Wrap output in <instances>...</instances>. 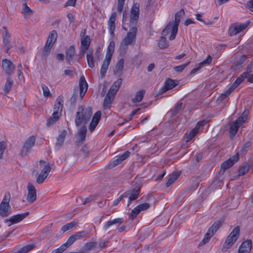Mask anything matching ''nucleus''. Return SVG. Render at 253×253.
<instances>
[{
    "label": "nucleus",
    "mask_w": 253,
    "mask_h": 253,
    "mask_svg": "<svg viewBox=\"0 0 253 253\" xmlns=\"http://www.w3.org/2000/svg\"><path fill=\"white\" fill-rule=\"evenodd\" d=\"M92 114L91 107H84L83 105L79 106L76 114V126H79L82 124H86L90 120Z\"/></svg>",
    "instance_id": "obj_1"
},
{
    "label": "nucleus",
    "mask_w": 253,
    "mask_h": 253,
    "mask_svg": "<svg viewBox=\"0 0 253 253\" xmlns=\"http://www.w3.org/2000/svg\"><path fill=\"white\" fill-rule=\"evenodd\" d=\"M249 113V110H245L240 117H239L236 120L231 123L229 132V136L232 139L236 134L239 127L247 120Z\"/></svg>",
    "instance_id": "obj_2"
},
{
    "label": "nucleus",
    "mask_w": 253,
    "mask_h": 253,
    "mask_svg": "<svg viewBox=\"0 0 253 253\" xmlns=\"http://www.w3.org/2000/svg\"><path fill=\"white\" fill-rule=\"evenodd\" d=\"M11 196L10 193H6L0 204V216L5 217L10 215L12 210L9 205Z\"/></svg>",
    "instance_id": "obj_3"
},
{
    "label": "nucleus",
    "mask_w": 253,
    "mask_h": 253,
    "mask_svg": "<svg viewBox=\"0 0 253 253\" xmlns=\"http://www.w3.org/2000/svg\"><path fill=\"white\" fill-rule=\"evenodd\" d=\"M239 233L240 227L237 226L234 228L229 235L227 237L222 249L223 252H226L228 249L232 247L238 238Z\"/></svg>",
    "instance_id": "obj_4"
},
{
    "label": "nucleus",
    "mask_w": 253,
    "mask_h": 253,
    "mask_svg": "<svg viewBox=\"0 0 253 253\" xmlns=\"http://www.w3.org/2000/svg\"><path fill=\"white\" fill-rule=\"evenodd\" d=\"M57 38V33L55 30L51 31L48 37L47 40L43 48L42 55L46 56L49 53L53 44L55 42Z\"/></svg>",
    "instance_id": "obj_5"
},
{
    "label": "nucleus",
    "mask_w": 253,
    "mask_h": 253,
    "mask_svg": "<svg viewBox=\"0 0 253 253\" xmlns=\"http://www.w3.org/2000/svg\"><path fill=\"white\" fill-rule=\"evenodd\" d=\"M185 14L183 9H180L179 11L175 13L174 22H172V34L170 36L169 39L173 40L176 37L178 31V27L180 21V19Z\"/></svg>",
    "instance_id": "obj_6"
},
{
    "label": "nucleus",
    "mask_w": 253,
    "mask_h": 253,
    "mask_svg": "<svg viewBox=\"0 0 253 253\" xmlns=\"http://www.w3.org/2000/svg\"><path fill=\"white\" fill-rule=\"evenodd\" d=\"M136 38V34L127 32L121 42V47L125 49L128 45H133L135 43Z\"/></svg>",
    "instance_id": "obj_7"
},
{
    "label": "nucleus",
    "mask_w": 253,
    "mask_h": 253,
    "mask_svg": "<svg viewBox=\"0 0 253 253\" xmlns=\"http://www.w3.org/2000/svg\"><path fill=\"white\" fill-rule=\"evenodd\" d=\"M36 141V138L32 136L28 138L20 151V155L22 156H26L30 152L31 149L34 146Z\"/></svg>",
    "instance_id": "obj_8"
},
{
    "label": "nucleus",
    "mask_w": 253,
    "mask_h": 253,
    "mask_svg": "<svg viewBox=\"0 0 253 253\" xmlns=\"http://www.w3.org/2000/svg\"><path fill=\"white\" fill-rule=\"evenodd\" d=\"M140 187H138L137 188L132 189L127 191L123 194L124 196L126 198L128 196L127 207L130 205L132 201L135 200L138 198L140 194Z\"/></svg>",
    "instance_id": "obj_9"
},
{
    "label": "nucleus",
    "mask_w": 253,
    "mask_h": 253,
    "mask_svg": "<svg viewBox=\"0 0 253 253\" xmlns=\"http://www.w3.org/2000/svg\"><path fill=\"white\" fill-rule=\"evenodd\" d=\"M1 67L2 71L8 76L13 73L15 69V65L13 63L7 59L2 60Z\"/></svg>",
    "instance_id": "obj_10"
},
{
    "label": "nucleus",
    "mask_w": 253,
    "mask_h": 253,
    "mask_svg": "<svg viewBox=\"0 0 253 253\" xmlns=\"http://www.w3.org/2000/svg\"><path fill=\"white\" fill-rule=\"evenodd\" d=\"M150 207V205L148 203H144L138 205L131 211L129 214V218L133 220L140 211L147 210Z\"/></svg>",
    "instance_id": "obj_11"
},
{
    "label": "nucleus",
    "mask_w": 253,
    "mask_h": 253,
    "mask_svg": "<svg viewBox=\"0 0 253 253\" xmlns=\"http://www.w3.org/2000/svg\"><path fill=\"white\" fill-rule=\"evenodd\" d=\"M28 194L27 201L30 204L33 203L37 199L36 189L34 186L30 183L27 185Z\"/></svg>",
    "instance_id": "obj_12"
},
{
    "label": "nucleus",
    "mask_w": 253,
    "mask_h": 253,
    "mask_svg": "<svg viewBox=\"0 0 253 253\" xmlns=\"http://www.w3.org/2000/svg\"><path fill=\"white\" fill-rule=\"evenodd\" d=\"M67 135V131L64 129L58 135L55 143V149L56 150H60L63 146L65 138Z\"/></svg>",
    "instance_id": "obj_13"
},
{
    "label": "nucleus",
    "mask_w": 253,
    "mask_h": 253,
    "mask_svg": "<svg viewBox=\"0 0 253 253\" xmlns=\"http://www.w3.org/2000/svg\"><path fill=\"white\" fill-rule=\"evenodd\" d=\"M29 215V212H26L25 213L22 214H18L11 216L9 219H6L5 220V222H7L8 221H10L11 222V224L8 225L9 226H10L11 224L17 223L19 222L22 221Z\"/></svg>",
    "instance_id": "obj_14"
},
{
    "label": "nucleus",
    "mask_w": 253,
    "mask_h": 253,
    "mask_svg": "<svg viewBox=\"0 0 253 253\" xmlns=\"http://www.w3.org/2000/svg\"><path fill=\"white\" fill-rule=\"evenodd\" d=\"M101 117V112L100 111L96 112L94 114L89 127V130L91 132L93 131L98 124L99 121L100 120Z\"/></svg>",
    "instance_id": "obj_15"
},
{
    "label": "nucleus",
    "mask_w": 253,
    "mask_h": 253,
    "mask_svg": "<svg viewBox=\"0 0 253 253\" xmlns=\"http://www.w3.org/2000/svg\"><path fill=\"white\" fill-rule=\"evenodd\" d=\"M239 160V154L237 153L232 158L224 162L221 165V169H223V171L227 169L232 167Z\"/></svg>",
    "instance_id": "obj_16"
},
{
    "label": "nucleus",
    "mask_w": 253,
    "mask_h": 253,
    "mask_svg": "<svg viewBox=\"0 0 253 253\" xmlns=\"http://www.w3.org/2000/svg\"><path fill=\"white\" fill-rule=\"evenodd\" d=\"M177 84L175 81L172 79H168L165 83V84L163 87L160 89L159 91V94H162L167 91L171 89L174 87Z\"/></svg>",
    "instance_id": "obj_17"
},
{
    "label": "nucleus",
    "mask_w": 253,
    "mask_h": 253,
    "mask_svg": "<svg viewBox=\"0 0 253 253\" xmlns=\"http://www.w3.org/2000/svg\"><path fill=\"white\" fill-rule=\"evenodd\" d=\"M123 221L124 220L122 218H117L113 220H108L104 224L103 228L105 231H108L113 226L117 224H120L122 223Z\"/></svg>",
    "instance_id": "obj_18"
},
{
    "label": "nucleus",
    "mask_w": 253,
    "mask_h": 253,
    "mask_svg": "<svg viewBox=\"0 0 253 253\" xmlns=\"http://www.w3.org/2000/svg\"><path fill=\"white\" fill-rule=\"evenodd\" d=\"M252 246V242L251 240L244 242L238 250V253H249Z\"/></svg>",
    "instance_id": "obj_19"
},
{
    "label": "nucleus",
    "mask_w": 253,
    "mask_h": 253,
    "mask_svg": "<svg viewBox=\"0 0 253 253\" xmlns=\"http://www.w3.org/2000/svg\"><path fill=\"white\" fill-rule=\"evenodd\" d=\"M85 232L84 231H80L75 233L71 236L67 240L71 246L78 240L84 238L85 236Z\"/></svg>",
    "instance_id": "obj_20"
},
{
    "label": "nucleus",
    "mask_w": 253,
    "mask_h": 253,
    "mask_svg": "<svg viewBox=\"0 0 253 253\" xmlns=\"http://www.w3.org/2000/svg\"><path fill=\"white\" fill-rule=\"evenodd\" d=\"M93 50L92 48H90L88 51H87L86 54V60L87 64L89 67L93 68L95 66V62L97 61L96 58H94L93 55Z\"/></svg>",
    "instance_id": "obj_21"
},
{
    "label": "nucleus",
    "mask_w": 253,
    "mask_h": 253,
    "mask_svg": "<svg viewBox=\"0 0 253 253\" xmlns=\"http://www.w3.org/2000/svg\"><path fill=\"white\" fill-rule=\"evenodd\" d=\"M139 3H134L131 9L130 19L138 20L139 15Z\"/></svg>",
    "instance_id": "obj_22"
},
{
    "label": "nucleus",
    "mask_w": 253,
    "mask_h": 253,
    "mask_svg": "<svg viewBox=\"0 0 253 253\" xmlns=\"http://www.w3.org/2000/svg\"><path fill=\"white\" fill-rule=\"evenodd\" d=\"M225 220L224 217H221L218 221L215 222L209 229V231H211L212 234H214L217 230L221 226Z\"/></svg>",
    "instance_id": "obj_23"
},
{
    "label": "nucleus",
    "mask_w": 253,
    "mask_h": 253,
    "mask_svg": "<svg viewBox=\"0 0 253 253\" xmlns=\"http://www.w3.org/2000/svg\"><path fill=\"white\" fill-rule=\"evenodd\" d=\"M111 59L105 58L103 61L102 65L101 66L100 70V75L102 78H104L105 74L108 70V67L111 62Z\"/></svg>",
    "instance_id": "obj_24"
},
{
    "label": "nucleus",
    "mask_w": 253,
    "mask_h": 253,
    "mask_svg": "<svg viewBox=\"0 0 253 253\" xmlns=\"http://www.w3.org/2000/svg\"><path fill=\"white\" fill-rule=\"evenodd\" d=\"M75 54V48L73 45L69 46L66 51V61L69 64H71V61L73 59Z\"/></svg>",
    "instance_id": "obj_25"
},
{
    "label": "nucleus",
    "mask_w": 253,
    "mask_h": 253,
    "mask_svg": "<svg viewBox=\"0 0 253 253\" xmlns=\"http://www.w3.org/2000/svg\"><path fill=\"white\" fill-rule=\"evenodd\" d=\"M117 17V14L116 12H113L109 18L108 21V25L109 26L110 31L112 35L114 34V32L115 30V20Z\"/></svg>",
    "instance_id": "obj_26"
},
{
    "label": "nucleus",
    "mask_w": 253,
    "mask_h": 253,
    "mask_svg": "<svg viewBox=\"0 0 253 253\" xmlns=\"http://www.w3.org/2000/svg\"><path fill=\"white\" fill-rule=\"evenodd\" d=\"M57 102L55 104L53 108V113H58V116L60 117L61 116V112L62 111L63 104L61 102H63L62 98L59 97L56 100Z\"/></svg>",
    "instance_id": "obj_27"
},
{
    "label": "nucleus",
    "mask_w": 253,
    "mask_h": 253,
    "mask_svg": "<svg viewBox=\"0 0 253 253\" xmlns=\"http://www.w3.org/2000/svg\"><path fill=\"white\" fill-rule=\"evenodd\" d=\"M13 84V80L10 76H8L6 78V81L3 88V91L5 94H7L10 92Z\"/></svg>",
    "instance_id": "obj_28"
},
{
    "label": "nucleus",
    "mask_w": 253,
    "mask_h": 253,
    "mask_svg": "<svg viewBox=\"0 0 253 253\" xmlns=\"http://www.w3.org/2000/svg\"><path fill=\"white\" fill-rule=\"evenodd\" d=\"M137 21L138 20L130 19L129 20V23L128 24V27L129 28V31L128 32L131 33H134L137 34Z\"/></svg>",
    "instance_id": "obj_29"
},
{
    "label": "nucleus",
    "mask_w": 253,
    "mask_h": 253,
    "mask_svg": "<svg viewBox=\"0 0 253 253\" xmlns=\"http://www.w3.org/2000/svg\"><path fill=\"white\" fill-rule=\"evenodd\" d=\"M247 78L246 76H245V74H242L240 76L237 78L236 81L233 83V84L230 87V90L233 91L236 87H237L244 81L245 79Z\"/></svg>",
    "instance_id": "obj_30"
},
{
    "label": "nucleus",
    "mask_w": 253,
    "mask_h": 253,
    "mask_svg": "<svg viewBox=\"0 0 253 253\" xmlns=\"http://www.w3.org/2000/svg\"><path fill=\"white\" fill-rule=\"evenodd\" d=\"M145 93V91L143 89L137 91L135 93V97L131 99V101L133 103L140 102L142 100Z\"/></svg>",
    "instance_id": "obj_31"
},
{
    "label": "nucleus",
    "mask_w": 253,
    "mask_h": 253,
    "mask_svg": "<svg viewBox=\"0 0 253 253\" xmlns=\"http://www.w3.org/2000/svg\"><path fill=\"white\" fill-rule=\"evenodd\" d=\"M60 117L58 116V113H53L52 116L47 120L46 126H50L54 124L58 121Z\"/></svg>",
    "instance_id": "obj_32"
},
{
    "label": "nucleus",
    "mask_w": 253,
    "mask_h": 253,
    "mask_svg": "<svg viewBox=\"0 0 253 253\" xmlns=\"http://www.w3.org/2000/svg\"><path fill=\"white\" fill-rule=\"evenodd\" d=\"M115 49V42L112 41L110 42V44L107 48V53L105 55V57L107 58H112L114 51Z\"/></svg>",
    "instance_id": "obj_33"
},
{
    "label": "nucleus",
    "mask_w": 253,
    "mask_h": 253,
    "mask_svg": "<svg viewBox=\"0 0 253 253\" xmlns=\"http://www.w3.org/2000/svg\"><path fill=\"white\" fill-rule=\"evenodd\" d=\"M179 174L176 172H172L169 175V179L166 183L167 187H169L172 185L177 179Z\"/></svg>",
    "instance_id": "obj_34"
},
{
    "label": "nucleus",
    "mask_w": 253,
    "mask_h": 253,
    "mask_svg": "<svg viewBox=\"0 0 253 253\" xmlns=\"http://www.w3.org/2000/svg\"><path fill=\"white\" fill-rule=\"evenodd\" d=\"M23 8L21 11V13L23 14L25 17H27L32 15L33 13V10L27 5L26 2L23 4Z\"/></svg>",
    "instance_id": "obj_35"
},
{
    "label": "nucleus",
    "mask_w": 253,
    "mask_h": 253,
    "mask_svg": "<svg viewBox=\"0 0 253 253\" xmlns=\"http://www.w3.org/2000/svg\"><path fill=\"white\" fill-rule=\"evenodd\" d=\"M86 127L85 126H82L79 132V141L83 142L84 141L86 134Z\"/></svg>",
    "instance_id": "obj_36"
},
{
    "label": "nucleus",
    "mask_w": 253,
    "mask_h": 253,
    "mask_svg": "<svg viewBox=\"0 0 253 253\" xmlns=\"http://www.w3.org/2000/svg\"><path fill=\"white\" fill-rule=\"evenodd\" d=\"M36 247L35 245H28L25 246L17 251L14 252L13 253H27L31 250L34 249Z\"/></svg>",
    "instance_id": "obj_37"
},
{
    "label": "nucleus",
    "mask_w": 253,
    "mask_h": 253,
    "mask_svg": "<svg viewBox=\"0 0 253 253\" xmlns=\"http://www.w3.org/2000/svg\"><path fill=\"white\" fill-rule=\"evenodd\" d=\"M124 61L123 58H121L118 61L116 65V70L114 72L115 74L120 75L121 74L124 67Z\"/></svg>",
    "instance_id": "obj_38"
},
{
    "label": "nucleus",
    "mask_w": 253,
    "mask_h": 253,
    "mask_svg": "<svg viewBox=\"0 0 253 253\" xmlns=\"http://www.w3.org/2000/svg\"><path fill=\"white\" fill-rule=\"evenodd\" d=\"M172 22H169L166 27L162 31L161 35L162 36L166 37L170 32L171 34H172Z\"/></svg>",
    "instance_id": "obj_39"
},
{
    "label": "nucleus",
    "mask_w": 253,
    "mask_h": 253,
    "mask_svg": "<svg viewBox=\"0 0 253 253\" xmlns=\"http://www.w3.org/2000/svg\"><path fill=\"white\" fill-rule=\"evenodd\" d=\"M239 34L237 27V23L232 24L228 30V34L230 36H234Z\"/></svg>",
    "instance_id": "obj_40"
},
{
    "label": "nucleus",
    "mask_w": 253,
    "mask_h": 253,
    "mask_svg": "<svg viewBox=\"0 0 253 253\" xmlns=\"http://www.w3.org/2000/svg\"><path fill=\"white\" fill-rule=\"evenodd\" d=\"M87 84L85 81V78L83 76H82L80 79L79 82L80 90L87 91Z\"/></svg>",
    "instance_id": "obj_41"
},
{
    "label": "nucleus",
    "mask_w": 253,
    "mask_h": 253,
    "mask_svg": "<svg viewBox=\"0 0 253 253\" xmlns=\"http://www.w3.org/2000/svg\"><path fill=\"white\" fill-rule=\"evenodd\" d=\"M90 44V38L88 35L81 39V46L89 48Z\"/></svg>",
    "instance_id": "obj_42"
},
{
    "label": "nucleus",
    "mask_w": 253,
    "mask_h": 253,
    "mask_svg": "<svg viewBox=\"0 0 253 253\" xmlns=\"http://www.w3.org/2000/svg\"><path fill=\"white\" fill-rule=\"evenodd\" d=\"M69 244L67 241L65 243L62 245L58 249L53 250L51 253H62L67 248L71 246Z\"/></svg>",
    "instance_id": "obj_43"
},
{
    "label": "nucleus",
    "mask_w": 253,
    "mask_h": 253,
    "mask_svg": "<svg viewBox=\"0 0 253 253\" xmlns=\"http://www.w3.org/2000/svg\"><path fill=\"white\" fill-rule=\"evenodd\" d=\"M95 246V243L94 242H88L81 249V253H85L87 252L90 251Z\"/></svg>",
    "instance_id": "obj_44"
},
{
    "label": "nucleus",
    "mask_w": 253,
    "mask_h": 253,
    "mask_svg": "<svg viewBox=\"0 0 253 253\" xmlns=\"http://www.w3.org/2000/svg\"><path fill=\"white\" fill-rule=\"evenodd\" d=\"M158 45L161 49H164L168 47L169 44L167 42L166 37L161 36V39L158 43Z\"/></svg>",
    "instance_id": "obj_45"
},
{
    "label": "nucleus",
    "mask_w": 253,
    "mask_h": 253,
    "mask_svg": "<svg viewBox=\"0 0 253 253\" xmlns=\"http://www.w3.org/2000/svg\"><path fill=\"white\" fill-rule=\"evenodd\" d=\"M250 168V165L248 163H246L245 165L242 166L239 170V175H244L249 170Z\"/></svg>",
    "instance_id": "obj_46"
},
{
    "label": "nucleus",
    "mask_w": 253,
    "mask_h": 253,
    "mask_svg": "<svg viewBox=\"0 0 253 253\" xmlns=\"http://www.w3.org/2000/svg\"><path fill=\"white\" fill-rule=\"evenodd\" d=\"M114 97L108 96V95H106V97H105L104 100V108H106L107 107H109L111 104L112 103L113 100L114 99Z\"/></svg>",
    "instance_id": "obj_47"
},
{
    "label": "nucleus",
    "mask_w": 253,
    "mask_h": 253,
    "mask_svg": "<svg viewBox=\"0 0 253 253\" xmlns=\"http://www.w3.org/2000/svg\"><path fill=\"white\" fill-rule=\"evenodd\" d=\"M76 225V223L75 222H70L69 223H67L64 226H62L61 230L63 232H65L69 230V229H72L74 227H75Z\"/></svg>",
    "instance_id": "obj_48"
},
{
    "label": "nucleus",
    "mask_w": 253,
    "mask_h": 253,
    "mask_svg": "<svg viewBox=\"0 0 253 253\" xmlns=\"http://www.w3.org/2000/svg\"><path fill=\"white\" fill-rule=\"evenodd\" d=\"M233 91L230 90V88L229 87L227 90L224 91V93H222L220 96L217 98V101L221 102L223 100H224L227 96H228Z\"/></svg>",
    "instance_id": "obj_49"
},
{
    "label": "nucleus",
    "mask_w": 253,
    "mask_h": 253,
    "mask_svg": "<svg viewBox=\"0 0 253 253\" xmlns=\"http://www.w3.org/2000/svg\"><path fill=\"white\" fill-rule=\"evenodd\" d=\"M51 168L49 164L45 165L43 168L41 170L40 173L45 174L47 176L49 174V172L51 171Z\"/></svg>",
    "instance_id": "obj_50"
},
{
    "label": "nucleus",
    "mask_w": 253,
    "mask_h": 253,
    "mask_svg": "<svg viewBox=\"0 0 253 253\" xmlns=\"http://www.w3.org/2000/svg\"><path fill=\"white\" fill-rule=\"evenodd\" d=\"M3 44L6 47L5 52L7 53L10 49L11 48L12 45L10 43L9 38H2Z\"/></svg>",
    "instance_id": "obj_51"
},
{
    "label": "nucleus",
    "mask_w": 253,
    "mask_h": 253,
    "mask_svg": "<svg viewBox=\"0 0 253 253\" xmlns=\"http://www.w3.org/2000/svg\"><path fill=\"white\" fill-rule=\"evenodd\" d=\"M252 145V142L250 141H248L246 142L242 146L240 152L241 153H246L247 152Z\"/></svg>",
    "instance_id": "obj_52"
},
{
    "label": "nucleus",
    "mask_w": 253,
    "mask_h": 253,
    "mask_svg": "<svg viewBox=\"0 0 253 253\" xmlns=\"http://www.w3.org/2000/svg\"><path fill=\"white\" fill-rule=\"evenodd\" d=\"M190 61L174 67V70L178 73L181 72L190 63Z\"/></svg>",
    "instance_id": "obj_53"
},
{
    "label": "nucleus",
    "mask_w": 253,
    "mask_h": 253,
    "mask_svg": "<svg viewBox=\"0 0 253 253\" xmlns=\"http://www.w3.org/2000/svg\"><path fill=\"white\" fill-rule=\"evenodd\" d=\"M249 21H247L244 23H237V27L239 31V33L246 29L249 26Z\"/></svg>",
    "instance_id": "obj_54"
},
{
    "label": "nucleus",
    "mask_w": 253,
    "mask_h": 253,
    "mask_svg": "<svg viewBox=\"0 0 253 253\" xmlns=\"http://www.w3.org/2000/svg\"><path fill=\"white\" fill-rule=\"evenodd\" d=\"M249 21H247L244 23H237V27L239 31V33L246 29L249 26Z\"/></svg>",
    "instance_id": "obj_55"
},
{
    "label": "nucleus",
    "mask_w": 253,
    "mask_h": 253,
    "mask_svg": "<svg viewBox=\"0 0 253 253\" xmlns=\"http://www.w3.org/2000/svg\"><path fill=\"white\" fill-rule=\"evenodd\" d=\"M197 128H194L188 134L186 142L190 141L194 137L196 136V135L198 133Z\"/></svg>",
    "instance_id": "obj_56"
},
{
    "label": "nucleus",
    "mask_w": 253,
    "mask_h": 253,
    "mask_svg": "<svg viewBox=\"0 0 253 253\" xmlns=\"http://www.w3.org/2000/svg\"><path fill=\"white\" fill-rule=\"evenodd\" d=\"M197 128H194L188 134L186 142L190 141L194 137L196 136V135L198 133Z\"/></svg>",
    "instance_id": "obj_57"
},
{
    "label": "nucleus",
    "mask_w": 253,
    "mask_h": 253,
    "mask_svg": "<svg viewBox=\"0 0 253 253\" xmlns=\"http://www.w3.org/2000/svg\"><path fill=\"white\" fill-rule=\"evenodd\" d=\"M182 106V102H177L175 104L174 108L172 110V115H174V116L176 115L177 114L178 111L181 109Z\"/></svg>",
    "instance_id": "obj_58"
},
{
    "label": "nucleus",
    "mask_w": 253,
    "mask_h": 253,
    "mask_svg": "<svg viewBox=\"0 0 253 253\" xmlns=\"http://www.w3.org/2000/svg\"><path fill=\"white\" fill-rule=\"evenodd\" d=\"M41 86L43 91V95L45 97L50 96L51 95L48 87L43 84H42Z\"/></svg>",
    "instance_id": "obj_59"
},
{
    "label": "nucleus",
    "mask_w": 253,
    "mask_h": 253,
    "mask_svg": "<svg viewBox=\"0 0 253 253\" xmlns=\"http://www.w3.org/2000/svg\"><path fill=\"white\" fill-rule=\"evenodd\" d=\"M130 155V152L128 151H126L124 154L118 157L120 161L122 162L126 159Z\"/></svg>",
    "instance_id": "obj_60"
},
{
    "label": "nucleus",
    "mask_w": 253,
    "mask_h": 253,
    "mask_svg": "<svg viewBox=\"0 0 253 253\" xmlns=\"http://www.w3.org/2000/svg\"><path fill=\"white\" fill-rule=\"evenodd\" d=\"M47 176L45 174L40 173L36 179V182L38 184L42 183L44 180L47 178Z\"/></svg>",
    "instance_id": "obj_61"
},
{
    "label": "nucleus",
    "mask_w": 253,
    "mask_h": 253,
    "mask_svg": "<svg viewBox=\"0 0 253 253\" xmlns=\"http://www.w3.org/2000/svg\"><path fill=\"white\" fill-rule=\"evenodd\" d=\"M6 147V144L4 141L0 142V159L2 158L3 152Z\"/></svg>",
    "instance_id": "obj_62"
},
{
    "label": "nucleus",
    "mask_w": 253,
    "mask_h": 253,
    "mask_svg": "<svg viewBox=\"0 0 253 253\" xmlns=\"http://www.w3.org/2000/svg\"><path fill=\"white\" fill-rule=\"evenodd\" d=\"M122 162L120 161V159L118 157V158L115 160H114L112 162H111L109 165H108V168L111 169L118 165L121 164Z\"/></svg>",
    "instance_id": "obj_63"
},
{
    "label": "nucleus",
    "mask_w": 253,
    "mask_h": 253,
    "mask_svg": "<svg viewBox=\"0 0 253 253\" xmlns=\"http://www.w3.org/2000/svg\"><path fill=\"white\" fill-rule=\"evenodd\" d=\"M77 97H78V91H74L72 97L71 98V99L70 100V103L72 105H73V106L75 105V104L76 102V101H77Z\"/></svg>",
    "instance_id": "obj_64"
}]
</instances>
